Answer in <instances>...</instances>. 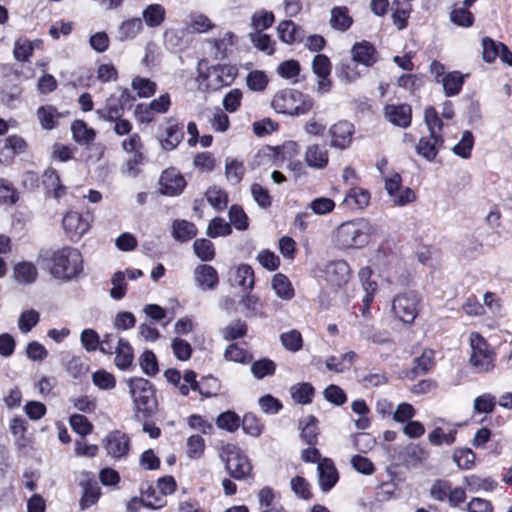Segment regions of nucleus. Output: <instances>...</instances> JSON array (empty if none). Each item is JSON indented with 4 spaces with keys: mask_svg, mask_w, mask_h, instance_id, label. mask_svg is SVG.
Here are the masks:
<instances>
[{
    "mask_svg": "<svg viewBox=\"0 0 512 512\" xmlns=\"http://www.w3.org/2000/svg\"><path fill=\"white\" fill-rule=\"evenodd\" d=\"M48 268L55 279L71 281L83 272V256L79 249L64 246L52 252Z\"/></svg>",
    "mask_w": 512,
    "mask_h": 512,
    "instance_id": "1",
    "label": "nucleus"
},
{
    "mask_svg": "<svg viewBox=\"0 0 512 512\" xmlns=\"http://www.w3.org/2000/svg\"><path fill=\"white\" fill-rule=\"evenodd\" d=\"M376 228L368 220L359 218L342 223L336 229V242L340 248H362L375 235Z\"/></svg>",
    "mask_w": 512,
    "mask_h": 512,
    "instance_id": "2",
    "label": "nucleus"
},
{
    "mask_svg": "<svg viewBox=\"0 0 512 512\" xmlns=\"http://www.w3.org/2000/svg\"><path fill=\"white\" fill-rule=\"evenodd\" d=\"M238 75V68L231 64H217L207 67L205 71L198 68L196 81L199 89L215 92L230 86Z\"/></svg>",
    "mask_w": 512,
    "mask_h": 512,
    "instance_id": "3",
    "label": "nucleus"
},
{
    "mask_svg": "<svg viewBox=\"0 0 512 512\" xmlns=\"http://www.w3.org/2000/svg\"><path fill=\"white\" fill-rule=\"evenodd\" d=\"M469 363L477 373H489L495 368L496 352L488 341L478 332H472L469 337Z\"/></svg>",
    "mask_w": 512,
    "mask_h": 512,
    "instance_id": "4",
    "label": "nucleus"
},
{
    "mask_svg": "<svg viewBox=\"0 0 512 512\" xmlns=\"http://www.w3.org/2000/svg\"><path fill=\"white\" fill-rule=\"evenodd\" d=\"M271 105L278 113L298 116L309 112L313 101L298 90L284 89L273 97Z\"/></svg>",
    "mask_w": 512,
    "mask_h": 512,
    "instance_id": "5",
    "label": "nucleus"
},
{
    "mask_svg": "<svg viewBox=\"0 0 512 512\" xmlns=\"http://www.w3.org/2000/svg\"><path fill=\"white\" fill-rule=\"evenodd\" d=\"M130 393L137 413L143 417H149L157 409V400L153 384L142 377H135L129 380Z\"/></svg>",
    "mask_w": 512,
    "mask_h": 512,
    "instance_id": "6",
    "label": "nucleus"
},
{
    "mask_svg": "<svg viewBox=\"0 0 512 512\" xmlns=\"http://www.w3.org/2000/svg\"><path fill=\"white\" fill-rule=\"evenodd\" d=\"M220 458L225 463L227 472L236 480L251 476L252 465L247 455L236 445L226 444L220 451Z\"/></svg>",
    "mask_w": 512,
    "mask_h": 512,
    "instance_id": "7",
    "label": "nucleus"
},
{
    "mask_svg": "<svg viewBox=\"0 0 512 512\" xmlns=\"http://www.w3.org/2000/svg\"><path fill=\"white\" fill-rule=\"evenodd\" d=\"M94 216L92 212L79 213L67 211L62 218V227L66 237L71 242H78L92 227Z\"/></svg>",
    "mask_w": 512,
    "mask_h": 512,
    "instance_id": "8",
    "label": "nucleus"
},
{
    "mask_svg": "<svg viewBox=\"0 0 512 512\" xmlns=\"http://www.w3.org/2000/svg\"><path fill=\"white\" fill-rule=\"evenodd\" d=\"M421 299L416 292L398 294L392 301L394 316L405 324H412L420 309Z\"/></svg>",
    "mask_w": 512,
    "mask_h": 512,
    "instance_id": "9",
    "label": "nucleus"
},
{
    "mask_svg": "<svg viewBox=\"0 0 512 512\" xmlns=\"http://www.w3.org/2000/svg\"><path fill=\"white\" fill-rule=\"evenodd\" d=\"M103 446L108 456L114 460H122L129 455L131 440L126 433L113 430L103 439Z\"/></svg>",
    "mask_w": 512,
    "mask_h": 512,
    "instance_id": "10",
    "label": "nucleus"
},
{
    "mask_svg": "<svg viewBox=\"0 0 512 512\" xmlns=\"http://www.w3.org/2000/svg\"><path fill=\"white\" fill-rule=\"evenodd\" d=\"M186 185L184 176L174 167L164 170L159 179V191L167 196L180 195Z\"/></svg>",
    "mask_w": 512,
    "mask_h": 512,
    "instance_id": "11",
    "label": "nucleus"
},
{
    "mask_svg": "<svg viewBox=\"0 0 512 512\" xmlns=\"http://www.w3.org/2000/svg\"><path fill=\"white\" fill-rule=\"evenodd\" d=\"M79 485L83 489L80 499V508L85 510L96 504L101 496V488L92 472L83 471L80 473Z\"/></svg>",
    "mask_w": 512,
    "mask_h": 512,
    "instance_id": "12",
    "label": "nucleus"
},
{
    "mask_svg": "<svg viewBox=\"0 0 512 512\" xmlns=\"http://www.w3.org/2000/svg\"><path fill=\"white\" fill-rule=\"evenodd\" d=\"M354 133V125L349 121L342 120L333 124L329 129L330 146L339 150L349 148Z\"/></svg>",
    "mask_w": 512,
    "mask_h": 512,
    "instance_id": "13",
    "label": "nucleus"
},
{
    "mask_svg": "<svg viewBox=\"0 0 512 512\" xmlns=\"http://www.w3.org/2000/svg\"><path fill=\"white\" fill-rule=\"evenodd\" d=\"M184 138L183 125L180 124L175 118L170 117L166 119V128L164 132L158 136L161 148L164 151H173Z\"/></svg>",
    "mask_w": 512,
    "mask_h": 512,
    "instance_id": "14",
    "label": "nucleus"
},
{
    "mask_svg": "<svg viewBox=\"0 0 512 512\" xmlns=\"http://www.w3.org/2000/svg\"><path fill=\"white\" fill-rule=\"evenodd\" d=\"M318 483L322 492H329L339 481V472L330 458H323L317 466Z\"/></svg>",
    "mask_w": 512,
    "mask_h": 512,
    "instance_id": "15",
    "label": "nucleus"
},
{
    "mask_svg": "<svg viewBox=\"0 0 512 512\" xmlns=\"http://www.w3.org/2000/svg\"><path fill=\"white\" fill-rule=\"evenodd\" d=\"M276 31L279 40L287 45L299 44L306 36L304 28L292 20L280 21Z\"/></svg>",
    "mask_w": 512,
    "mask_h": 512,
    "instance_id": "16",
    "label": "nucleus"
},
{
    "mask_svg": "<svg viewBox=\"0 0 512 512\" xmlns=\"http://www.w3.org/2000/svg\"><path fill=\"white\" fill-rule=\"evenodd\" d=\"M351 275L349 264L344 260H336L327 264L325 277L332 286L341 287L348 283Z\"/></svg>",
    "mask_w": 512,
    "mask_h": 512,
    "instance_id": "17",
    "label": "nucleus"
},
{
    "mask_svg": "<svg viewBox=\"0 0 512 512\" xmlns=\"http://www.w3.org/2000/svg\"><path fill=\"white\" fill-rule=\"evenodd\" d=\"M384 114L395 126L407 128L411 125L412 109L408 104H388L384 107Z\"/></svg>",
    "mask_w": 512,
    "mask_h": 512,
    "instance_id": "18",
    "label": "nucleus"
},
{
    "mask_svg": "<svg viewBox=\"0 0 512 512\" xmlns=\"http://www.w3.org/2000/svg\"><path fill=\"white\" fill-rule=\"evenodd\" d=\"M194 279L197 286L203 290H214L219 284L217 270L208 264H200L194 270Z\"/></svg>",
    "mask_w": 512,
    "mask_h": 512,
    "instance_id": "19",
    "label": "nucleus"
},
{
    "mask_svg": "<svg viewBox=\"0 0 512 512\" xmlns=\"http://www.w3.org/2000/svg\"><path fill=\"white\" fill-rule=\"evenodd\" d=\"M444 144L443 135L423 136L419 139L416 152L427 161H433Z\"/></svg>",
    "mask_w": 512,
    "mask_h": 512,
    "instance_id": "20",
    "label": "nucleus"
},
{
    "mask_svg": "<svg viewBox=\"0 0 512 512\" xmlns=\"http://www.w3.org/2000/svg\"><path fill=\"white\" fill-rule=\"evenodd\" d=\"M371 200L370 192L362 187L353 186L345 194L343 204L351 210L365 209Z\"/></svg>",
    "mask_w": 512,
    "mask_h": 512,
    "instance_id": "21",
    "label": "nucleus"
},
{
    "mask_svg": "<svg viewBox=\"0 0 512 512\" xmlns=\"http://www.w3.org/2000/svg\"><path fill=\"white\" fill-rule=\"evenodd\" d=\"M305 163L314 169H324L329 163L328 150L319 144L307 146L304 154Z\"/></svg>",
    "mask_w": 512,
    "mask_h": 512,
    "instance_id": "22",
    "label": "nucleus"
},
{
    "mask_svg": "<svg viewBox=\"0 0 512 512\" xmlns=\"http://www.w3.org/2000/svg\"><path fill=\"white\" fill-rule=\"evenodd\" d=\"M352 58L355 62L370 67L377 62L378 53L370 42L362 41L353 46Z\"/></svg>",
    "mask_w": 512,
    "mask_h": 512,
    "instance_id": "23",
    "label": "nucleus"
},
{
    "mask_svg": "<svg viewBox=\"0 0 512 512\" xmlns=\"http://www.w3.org/2000/svg\"><path fill=\"white\" fill-rule=\"evenodd\" d=\"M357 358L358 355L354 351H349L341 356H329L325 361V365L329 371L343 373L352 367Z\"/></svg>",
    "mask_w": 512,
    "mask_h": 512,
    "instance_id": "24",
    "label": "nucleus"
},
{
    "mask_svg": "<svg viewBox=\"0 0 512 512\" xmlns=\"http://www.w3.org/2000/svg\"><path fill=\"white\" fill-rule=\"evenodd\" d=\"M354 20L346 6H335L331 9L330 25L334 30L345 32Z\"/></svg>",
    "mask_w": 512,
    "mask_h": 512,
    "instance_id": "25",
    "label": "nucleus"
},
{
    "mask_svg": "<svg viewBox=\"0 0 512 512\" xmlns=\"http://www.w3.org/2000/svg\"><path fill=\"white\" fill-rule=\"evenodd\" d=\"M114 354L116 355L114 359L115 365L120 370H127L132 365L134 353L128 340L119 338Z\"/></svg>",
    "mask_w": 512,
    "mask_h": 512,
    "instance_id": "26",
    "label": "nucleus"
},
{
    "mask_svg": "<svg viewBox=\"0 0 512 512\" xmlns=\"http://www.w3.org/2000/svg\"><path fill=\"white\" fill-rule=\"evenodd\" d=\"M43 185L55 199H60L67 193V188L61 184L60 176L54 169H47L43 175Z\"/></svg>",
    "mask_w": 512,
    "mask_h": 512,
    "instance_id": "27",
    "label": "nucleus"
},
{
    "mask_svg": "<svg viewBox=\"0 0 512 512\" xmlns=\"http://www.w3.org/2000/svg\"><path fill=\"white\" fill-rule=\"evenodd\" d=\"M196 225L187 220H175L172 223V236L178 242H187L197 235Z\"/></svg>",
    "mask_w": 512,
    "mask_h": 512,
    "instance_id": "28",
    "label": "nucleus"
},
{
    "mask_svg": "<svg viewBox=\"0 0 512 512\" xmlns=\"http://www.w3.org/2000/svg\"><path fill=\"white\" fill-rule=\"evenodd\" d=\"M471 6L465 5V0L462 3L454 4L450 12V20L453 24L468 28L474 23V15L469 11Z\"/></svg>",
    "mask_w": 512,
    "mask_h": 512,
    "instance_id": "29",
    "label": "nucleus"
},
{
    "mask_svg": "<svg viewBox=\"0 0 512 512\" xmlns=\"http://www.w3.org/2000/svg\"><path fill=\"white\" fill-rule=\"evenodd\" d=\"M318 420L315 416L310 415L305 420L300 421V437L303 442L310 446H315L318 442L319 428Z\"/></svg>",
    "mask_w": 512,
    "mask_h": 512,
    "instance_id": "30",
    "label": "nucleus"
},
{
    "mask_svg": "<svg viewBox=\"0 0 512 512\" xmlns=\"http://www.w3.org/2000/svg\"><path fill=\"white\" fill-rule=\"evenodd\" d=\"M464 75L459 71H452L441 78V84L447 97L458 95L464 85Z\"/></svg>",
    "mask_w": 512,
    "mask_h": 512,
    "instance_id": "31",
    "label": "nucleus"
},
{
    "mask_svg": "<svg viewBox=\"0 0 512 512\" xmlns=\"http://www.w3.org/2000/svg\"><path fill=\"white\" fill-rule=\"evenodd\" d=\"M71 131L73 139L80 145H89L96 137V131L88 127L85 121L75 120L72 122Z\"/></svg>",
    "mask_w": 512,
    "mask_h": 512,
    "instance_id": "32",
    "label": "nucleus"
},
{
    "mask_svg": "<svg viewBox=\"0 0 512 512\" xmlns=\"http://www.w3.org/2000/svg\"><path fill=\"white\" fill-rule=\"evenodd\" d=\"M271 284L276 295L282 300L289 301L294 297V288L286 275L282 273L275 274L272 278Z\"/></svg>",
    "mask_w": 512,
    "mask_h": 512,
    "instance_id": "33",
    "label": "nucleus"
},
{
    "mask_svg": "<svg viewBox=\"0 0 512 512\" xmlns=\"http://www.w3.org/2000/svg\"><path fill=\"white\" fill-rule=\"evenodd\" d=\"M435 366V352L431 349H425L423 353L415 358L414 366L411 369L413 377L424 375L431 371Z\"/></svg>",
    "mask_w": 512,
    "mask_h": 512,
    "instance_id": "34",
    "label": "nucleus"
},
{
    "mask_svg": "<svg viewBox=\"0 0 512 512\" xmlns=\"http://www.w3.org/2000/svg\"><path fill=\"white\" fill-rule=\"evenodd\" d=\"M291 397L294 402L307 405L313 400L315 389L308 382L297 383L290 388Z\"/></svg>",
    "mask_w": 512,
    "mask_h": 512,
    "instance_id": "35",
    "label": "nucleus"
},
{
    "mask_svg": "<svg viewBox=\"0 0 512 512\" xmlns=\"http://www.w3.org/2000/svg\"><path fill=\"white\" fill-rule=\"evenodd\" d=\"M166 16L165 8L161 4H150L142 12L143 20L151 28L160 26Z\"/></svg>",
    "mask_w": 512,
    "mask_h": 512,
    "instance_id": "36",
    "label": "nucleus"
},
{
    "mask_svg": "<svg viewBox=\"0 0 512 512\" xmlns=\"http://www.w3.org/2000/svg\"><path fill=\"white\" fill-rule=\"evenodd\" d=\"M37 276V268L31 262H20L14 267V277L19 283L31 284L36 281Z\"/></svg>",
    "mask_w": 512,
    "mask_h": 512,
    "instance_id": "37",
    "label": "nucleus"
},
{
    "mask_svg": "<svg viewBox=\"0 0 512 512\" xmlns=\"http://www.w3.org/2000/svg\"><path fill=\"white\" fill-rule=\"evenodd\" d=\"M249 38L254 47L259 51L267 55H273L275 53L276 42L270 35L263 33V31H254L249 34Z\"/></svg>",
    "mask_w": 512,
    "mask_h": 512,
    "instance_id": "38",
    "label": "nucleus"
},
{
    "mask_svg": "<svg viewBox=\"0 0 512 512\" xmlns=\"http://www.w3.org/2000/svg\"><path fill=\"white\" fill-rule=\"evenodd\" d=\"M143 29L142 20L140 18H130L123 21L118 29L119 39L126 41L134 39Z\"/></svg>",
    "mask_w": 512,
    "mask_h": 512,
    "instance_id": "39",
    "label": "nucleus"
},
{
    "mask_svg": "<svg viewBox=\"0 0 512 512\" xmlns=\"http://www.w3.org/2000/svg\"><path fill=\"white\" fill-rule=\"evenodd\" d=\"M37 117L44 129L51 130L56 127L60 114L56 107L52 105H45L38 108Z\"/></svg>",
    "mask_w": 512,
    "mask_h": 512,
    "instance_id": "40",
    "label": "nucleus"
},
{
    "mask_svg": "<svg viewBox=\"0 0 512 512\" xmlns=\"http://www.w3.org/2000/svg\"><path fill=\"white\" fill-rule=\"evenodd\" d=\"M208 203L217 211H223L228 205V194L217 186H212L205 192Z\"/></svg>",
    "mask_w": 512,
    "mask_h": 512,
    "instance_id": "41",
    "label": "nucleus"
},
{
    "mask_svg": "<svg viewBox=\"0 0 512 512\" xmlns=\"http://www.w3.org/2000/svg\"><path fill=\"white\" fill-rule=\"evenodd\" d=\"M195 255L203 262L212 261L215 258V246L209 239L199 238L193 243Z\"/></svg>",
    "mask_w": 512,
    "mask_h": 512,
    "instance_id": "42",
    "label": "nucleus"
},
{
    "mask_svg": "<svg viewBox=\"0 0 512 512\" xmlns=\"http://www.w3.org/2000/svg\"><path fill=\"white\" fill-rule=\"evenodd\" d=\"M225 175L227 180L233 185L239 184L245 175L243 162L227 158L225 161Z\"/></svg>",
    "mask_w": 512,
    "mask_h": 512,
    "instance_id": "43",
    "label": "nucleus"
},
{
    "mask_svg": "<svg viewBox=\"0 0 512 512\" xmlns=\"http://www.w3.org/2000/svg\"><path fill=\"white\" fill-rule=\"evenodd\" d=\"M280 341L283 347L292 353L300 351L303 347L302 334L296 329L282 333L280 335Z\"/></svg>",
    "mask_w": 512,
    "mask_h": 512,
    "instance_id": "44",
    "label": "nucleus"
},
{
    "mask_svg": "<svg viewBox=\"0 0 512 512\" xmlns=\"http://www.w3.org/2000/svg\"><path fill=\"white\" fill-rule=\"evenodd\" d=\"M234 281L244 290H252L254 287V271L252 267L247 264L238 266L235 271Z\"/></svg>",
    "mask_w": 512,
    "mask_h": 512,
    "instance_id": "45",
    "label": "nucleus"
},
{
    "mask_svg": "<svg viewBox=\"0 0 512 512\" xmlns=\"http://www.w3.org/2000/svg\"><path fill=\"white\" fill-rule=\"evenodd\" d=\"M131 87L140 98H149L156 93L157 85L154 81L136 76L131 82Z\"/></svg>",
    "mask_w": 512,
    "mask_h": 512,
    "instance_id": "46",
    "label": "nucleus"
},
{
    "mask_svg": "<svg viewBox=\"0 0 512 512\" xmlns=\"http://www.w3.org/2000/svg\"><path fill=\"white\" fill-rule=\"evenodd\" d=\"M66 372L74 379H79L86 375L89 370V366L85 364L82 357L79 355H73L64 362Z\"/></svg>",
    "mask_w": 512,
    "mask_h": 512,
    "instance_id": "47",
    "label": "nucleus"
},
{
    "mask_svg": "<svg viewBox=\"0 0 512 512\" xmlns=\"http://www.w3.org/2000/svg\"><path fill=\"white\" fill-rule=\"evenodd\" d=\"M206 443L201 435L194 434L186 441V455L190 459H200L205 452Z\"/></svg>",
    "mask_w": 512,
    "mask_h": 512,
    "instance_id": "48",
    "label": "nucleus"
},
{
    "mask_svg": "<svg viewBox=\"0 0 512 512\" xmlns=\"http://www.w3.org/2000/svg\"><path fill=\"white\" fill-rule=\"evenodd\" d=\"M464 483L469 488V490L473 492L479 490L493 491L497 486V482L494 481L491 477L481 478L477 475L466 476L464 478Z\"/></svg>",
    "mask_w": 512,
    "mask_h": 512,
    "instance_id": "49",
    "label": "nucleus"
},
{
    "mask_svg": "<svg viewBox=\"0 0 512 512\" xmlns=\"http://www.w3.org/2000/svg\"><path fill=\"white\" fill-rule=\"evenodd\" d=\"M300 71V64L294 59L283 61L277 67L278 75L284 79L290 80L292 83L298 82Z\"/></svg>",
    "mask_w": 512,
    "mask_h": 512,
    "instance_id": "50",
    "label": "nucleus"
},
{
    "mask_svg": "<svg viewBox=\"0 0 512 512\" xmlns=\"http://www.w3.org/2000/svg\"><path fill=\"white\" fill-rule=\"evenodd\" d=\"M276 371V364L269 358H262L252 363L251 373L256 379H263L273 376Z\"/></svg>",
    "mask_w": 512,
    "mask_h": 512,
    "instance_id": "51",
    "label": "nucleus"
},
{
    "mask_svg": "<svg viewBox=\"0 0 512 512\" xmlns=\"http://www.w3.org/2000/svg\"><path fill=\"white\" fill-rule=\"evenodd\" d=\"M224 357L228 361H233L241 364H248L253 360V355L246 349L240 347L238 344H230L224 353Z\"/></svg>",
    "mask_w": 512,
    "mask_h": 512,
    "instance_id": "52",
    "label": "nucleus"
},
{
    "mask_svg": "<svg viewBox=\"0 0 512 512\" xmlns=\"http://www.w3.org/2000/svg\"><path fill=\"white\" fill-rule=\"evenodd\" d=\"M123 106L122 104L114 103L112 98L107 99L106 104L103 108L96 110V115L100 120L112 122L115 119L122 116Z\"/></svg>",
    "mask_w": 512,
    "mask_h": 512,
    "instance_id": "53",
    "label": "nucleus"
},
{
    "mask_svg": "<svg viewBox=\"0 0 512 512\" xmlns=\"http://www.w3.org/2000/svg\"><path fill=\"white\" fill-rule=\"evenodd\" d=\"M424 121L431 135H443V121L439 117L437 110L433 106L425 108Z\"/></svg>",
    "mask_w": 512,
    "mask_h": 512,
    "instance_id": "54",
    "label": "nucleus"
},
{
    "mask_svg": "<svg viewBox=\"0 0 512 512\" xmlns=\"http://www.w3.org/2000/svg\"><path fill=\"white\" fill-rule=\"evenodd\" d=\"M248 331V326L245 321L240 319L232 321L222 330L223 338L227 341L237 340L243 338Z\"/></svg>",
    "mask_w": 512,
    "mask_h": 512,
    "instance_id": "55",
    "label": "nucleus"
},
{
    "mask_svg": "<svg viewBox=\"0 0 512 512\" xmlns=\"http://www.w3.org/2000/svg\"><path fill=\"white\" fill-rule=\"evenodd\" d=\"M474 146V136L471 131H464L460 141L453 147L452 151L455 155L468 159Z\"/></svg>",
    "mask_w": 512,
    "mask_h": 512,
    "instance_id": "56",
    "label": "nucleus"
},
{
    "mask_svg": "<svg viewBox=\"0 0 512 512\" xmlns=\"http://www.w3.org/2000/svg\"><path fill=\"white\" fill-rule=\"evenodd\" d=\"M240 424V417L234 411L231 410L221 413L216 418L217 427L228 432H235L240 427Z\"/></svg>",
    "mask_w": 512,
    "mask_h": 512,
    "instance_id": "57",
    "label": "nucleus"
},
{
    "mask_svg": "<svg viewBox=\"0 0 512 512\" xmlns=\"http://www.w3.org/2000/svg\"><path fill=\"white\" fill-rule=\"evenodd\" d=\"M497 399L490 393H484L474 399L473 409L478 414L492 413L496 407Z\"/></svg>",
    "mask_w": 512,
    "mask_h": 512,
    "instance_id": "58",
    "label": "nucleus"
},
{
    "mask_svg": "<svg viewBox=\"0 0 512 512\" xmlns=\"http://www.w3.org/2000/svg\"><path fill=\"white\" fill-rule=\"evenodd\" d=\"M206 233L210 238L228 236L232 233L231 224L221 217H215L209 222Z\"/></svg>",
    "mask_w": 512,
    "mask_h": 512,
    "instance_id": "59",
    "label": "nucleus"
},
{
    "mask_svg": "<svg viewBox=\"0 0 512 512\" xmlns=\"http://www.w3.org/2000/svg\"><path fill=\"white\" fill-rule=\"evenodd\" d=\"M475 453L469 448H458L453 453V460L462 470H469L475 465Z\"/></svg>",
    "mask_w": 512,
    "mask_h": 512,
    "instance_id": "60",
    "label": "nucleus"
},
{
    "mask_svg": "<svg viewBox=\"0 0 512 512\" xmlns=\"http://www.w3.org/2000/svg\"><path fill=\"white\" fill-rule=\"evenodd\" d=\"M399 87L409 90L411 93L419 91L425 84V76L419 74H403L398 78Z\"/></svg>",
    "mask_w": 512,
    "mask_h": 512,
    "instance_id": "61",
    "label": "nucleus"
},
{
    "mask_svg": "<svg viewBox=\"0 0 512 512\" xmlns=\"http://www.w3.org/2000/svg\"><path fill=\"white\" fill-rule=\"evenodd\" d=\"M275 21L273 12L260 10L255 12L251 17V26L254 31H263L270 28Z\"/></svg>",
    "mask_w": 512,
    "mask_h": 512,
    "instance_id": "62",
    "label": "nucleus"
},
{
    "mask_svg": "<svg viewBox=\"0 0 512 512\" xmlns=\"http://www.w3.org/2000/svg\"><path fill=\"white\" fill-rule=\"evenodd\" d=\"M80 343L86 352H95L100 346V335L96 330L86 328L80 334Z\"/></svg>",
    "mask_w": 512,
    "mask_h": 512,
    "instance_id": "63",
    "label": "nucleus"
},
{
    "mask_svg": "<svg viewBox=\"0 0 512 512\" xmlns=\"http://www.w3.org/2000/svg\"><path fill=\"white\" fill-rule=\"evenodd\" d=\"M171 349L176 359L183 362L188 361L193 353L191 344L180 337L172 339Z\"/></svg>",
    "mask_w": 512,
    "mask_h": 512,
    "instance_id": "64",
    "label": "nucleus"
}]
</instances>
